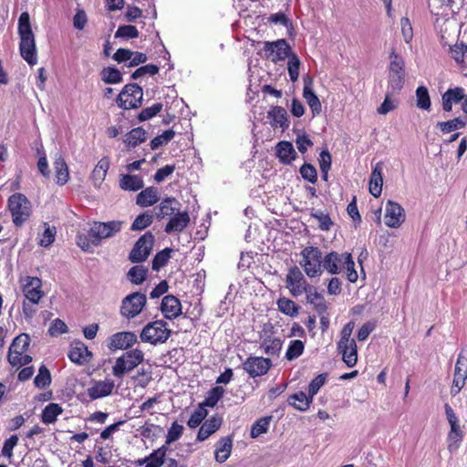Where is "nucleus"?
Instances as JSON below:
<instances>
[{"mask_svg":"<svg viewBox=\"0 0 467 467\" xmlns=\"http://www.w3.org/2000/svg\"><path fill=\"white\" fill-rule=\"evenodd\" d=\"M18 34L20 36L21 57L31 66L37 63L35 36L33 34L30 17L27 12H23L18 19Z\"/></svg>","mask_w":467,"mask_h":467,"instance_id":"1","label":"nucleus"},{"mask_svg":"<svg viewBox=\"0 0 467 467\" xmlns=\"http://www.w3.org/2000/svg\"><path fill=\"white\" fill-rule=\"evenodd\" d=\"M389 59L388 89H391V93H399L405 83V61L394 47L390 49Z\"/></svg>","mask_w":467,"mask_h":467,"instance_id":"2","label":"nucleus"},{"mask_svg":"<svg viewBox=\"0 0 467 467\" xmlns=\"http://www.w3.org/2000/svg\"><path fill=\"white\" fill-rule=\"evenodd\" d=\"M300 266L309 278L318 277L323 273L322 253L318 247L306 246L301 253Z\"/></svg>","mask_w":467,"mask_h":467,"instance_id":"3","label":"nucleus"},{"mask_svg":"<svg viewBox=\"0 0 467 467\" xmlns=\"http://www.w3.org/2000/svg\"><path fill=\"white\" fill-rule=\"evenodd\" d=\"M171 334L168 324L163 320H156L148 323L140 332V337L142 342L151 345L165 343Z\"/></svg>","mask_w":467,"mask_h":467,"instance_id":"4","label":"nucleus"},{"mask_svg":"<svg viewBox=\"0 0 467 467\" xmlns=\"http://www.w3.org/2000/svg\"><path fill=\"white\" fill-rule=\"evenodd\" d=\"M144 360V353L139 348H134L125 352L116 359L115 365L112 367V374L122 379L123 376L134 369Z\"/></svg>","mask_w":467,"mask_h":467,"instance_id":"5","label":"nucleus"},{"mask_svg":"<svg viewBox=\"0 0 467 467\" xmlns=\"http://www.w3.org/2000/svg\"><path fill=\"white\" fill-rule=\"evenodd\" d=\"M13 223L21 226L30 215V202L22 193L13 194L8 200Z\"/></svg>","mask_w":467,"mask_h":467,"instance_id":"6","label":"nucleus"},{"mask_svg":"<svg viewBox=\"0 0 467 467\" xmlns=\"http://www.w3.org/2000/svg\"><path fill=\"white\" fill-rule=\"evenodd\" d=\"M260 348L268 356H278L283 342L275 336L274 326L271 323H265L259 334Z\"/></svg>","mask_w":467,"mask_h":467,"instance_id":"7","label":"nucleus"},{"mask_svg":"<svg viewBox=\"0 0 467 467\" xmlns=\"http://www.w3.org/2000/svg\"><path fill=\"white\" fill-rule=\"evenodd\" d=\"M143 99L142 88L138 84H127L118 97L119 107L124 109L139 108Z\"/></svg>","mask_w":467,"mask_h":467,"instance_id":"8","label":"nucleus"},{"mask_svg":"<svg viewBox=\"0 0 467 467\" xmlns=\"http://www.w3.org/2000/svg\"><path fill=\"white\" fill-rule=\"evenodd\" d=\"M147 303L144 294L134 292L122 299L120 315L128 319L134 318L140 314Z\"/></svg>","mask_w":467,"mask_h":467,"instance_id":"9","label":"nucleus"},{"mask_svg":"<svg viewBox=\"0 0 467 467\" xmlns=\"http://www.w3.org/2000/svg\"><path fill=\"white\" fill-rule=\"evenodd\" d=\"M122 224L121 221L95 222L89 230V235L93 238V244L98 245L101 239L115 235L121 230Z\"/></svg>","mask_w":467,"mask_h":467,"instance_id":"10","label":"nucleus"},{"mask_svg":"<svg viewBox=\"0 0 467 467\" xmlns=\"http://www.w3.org/2000/svg\"><path fill=\"white\" fill-rule=\"evenodd\" d=\"M467 379V348L461 350L455 364L451 394L456 396L465 385Z\"/></svg>","mask_w":467,"mask_h":467,"instance_id":"11","label":"nucleus"},{"mask_svg":"<svg viewBox=\"0 0 467 467\" xmlns=\"http://www.w3.org/2000/svg\"><path fill=\"white\" fill-rule=\"evenodd\" d=\"M154 243V236L150 232L145 233L134 244L130 253V260L132 263L144 262L150 255Z\"/></svg>","mask_w":467,"mask_h":467,"instance_id":"12","label":"nucleus"},{"mask_svg":"<svg viewBox=\"0 0 467 467\" xmlns=\"http://www.w3.org/2000/svg\"><path fill=\"white\" fill-rule=\"evenodd\" d=\"M285 284L291 295L296 297L305 293L311 286L297 266H293L288 270Z\"/></svg>","mask_w":467,"mask_h":467,"instance_id":"13","label":"nucleus"},{"mask_svg":"<svg viewBox=\"0 0 467 467\" xmlns=\"http://www.w3.org/2000/svg\"><path fill=\"white\" fill-rule=\"evenodd\" d=\"M265 57L270 58L273 62L285 60L292 56L290 46L285 39H278L274 42H265Z\"/></svg>","mask_w":467,"mask_h":467,"instance_id":"14","label":"nucleus"},{"mask_svg":"<svg viewBox=\"0 0 467 467\" xmlns=\"http://www.w3.org/2000/svg\"><path fill=\"white\" fill-rule=\"evenodd\" d=\"M405 211L400 204L389 200L385 206V224L389 228H398L405 221Z\"/></svg>","mask_w":467,"mask_h":467,"instance_id":"15","label":"nucleus"},{"mask_svg":"<svg viewBox=\"0 0 467 467\" xmlns=\"http://www.w3.org/2000/svg\"><path fill=\"white\" fill-rule=\"evenodd\" d=\"M22 291L25 300L29 301L33 305H37L44 296L42 290V281L38 277L27 276L24 280Z\"/></svg>","mask_w":467,"mask_h":467,"instance_id":"16","label":"nucleus"},{"mask_svg":"<svg viewBox=\"0 0 467 467\" xmlns=\"http://www.w3.org/2000/svg\"><path fill=\"white\" fill-rule=\"evenodd\" d=\"M271 366V360L263 357H250L243 364L244 369L251 378L266 374Z\"/></svg>","mask_w":467,"mask_h":467,"instance_id":"17","label":"nucleus"},{"mask_svg":"<svg viewBox=\"0 0 467 467\" xmlns=\"http://www.w3.org/2000/svg\"><path fill=\"white\" fill-rule=\"evenodd\" d=\"M137 342V336L130 331L118 332L108 339V348L112 350L128 349Z\"/></svg>","mask_w":467,"mask_h":467,"instance_id":"18","label":"nucleus"},{"mask_svg":"<svg viewBox=\"0 0 467 467\" xmlns=\"http://www.w3.org/2000/svg\"><path fill=\"white\" fill-rule=\"evenodd\" d=\"M347 259H348V253L330 252L323 258V269L330 275H337L344 270Z\"/></svg>","mask_w":467,"mask_h":467,"instance_id":"19","label":"nucleus"},{"mask_svg":"<svg viewBox=\"0 0 467 467\" xmlns=\"http://www.w3.org/2000/svg\"><path fill=\"white\" fill-rule=\"evenodd\" d=\"M267 119L273 129L287 130L290 125L287 111L279 106L271 107L267 112Z\"/></svg>","mask_w":467,"mask_h":467,"instance_id":"20","label":"nucleus"},{"mask_svg":"<svg viewBox=\"0 0 467 467\" xmlns=\"http://www.w3.org/2000/svg\"><path fill=\"white\" fill-rule=\"evenodd\" d=\"M161 311L165 318L175 319L182 314V304L174 296H165L161 300Z\"/></svg>","mask_w":467,"mask_h":467,"instance_id":"21","label":"nucleus"},{"mask_svg":"<svg viewBox=\"0 0 467 467\" xmlns=\"http://www.w3.org/2000/svg\"><path fill=\"white\" fill-rule=\"evenodd\" d=\"M91 357V352L83 342H73L68 353V358L72 362L78 365H83L89 362Z\"/></svg>","mask_w":467,"mask_h":467,"instance_id":"22","label":"nucleus"},{"mask_svg":"<svg viewBox=\"0 0 467 467\" xmlns=\"http://www.w3.org/2000/svg\"><path fill=\"white\" fill-rule=\"evenodd\" d=\"M30 344V337L26 334H21L17 336L12 342L8 355L7 359L8 362L11 364L14 362L16 358H18L19 356L26 352L28 347Z\"/></svg>","mask_w":467,"mask_h":467,"instance_id":"23","label":"nucleus"},{"mask_svg":"<svg viewBox=\"0 0 467 467\" xmlns=\"http://www.w3.org/2000/svg\"><path fill=\"white\" fill-rule=\"evenodd\" d=\"M115 384L110 379L95 381L88 389V395L94 400L107 397L111 394Z\"/></svg>","mask_w":467,"mask_h":467,"instance_id":"24","label":"nucleus"},{"mask_svg":"<svg viewBox=\"0 0 467 467\" xmlns=\"http://www.w3.org/2000/svg\"><path fill=\"white\" fill-rule=\"evenodd\" d=\"M303 97L311 109L313 115L320 114L322 110L321 102L313 91L312 79L309 78H304Z\"/></svg>","mask_w":467,"mask_h":467,"instance_id":"25","label":"nucleus"},{"mask_svg":"<svg viewBox=\"0 0 467 467\" xmlns=\"http://www.w3.org/2000/svg\"><path fill=\"white\" fill-rule=\"evenodd\" d=\"M180 206L181 203L174 197H167L154 209L155 215L160 220L171 216L180 211Z\"/></svg>","mask_w":467,"mask_h":467,"instance_id":"26","label":"nucleus"},{"mask_svg":"<svg viewBox=\"0 0 467 467\" xmlns=\"http://www.w3.org/2000/svg\"><path fill=\"white\" fill-rule=\"evenodd\" d=\"M174 216L170 219V221L165 225L164 231L167 234H171L172 232L181 233L182 232L190 223V215L188 212H180L178 211Z\"/></svg>","mask_w":467,"mask_h":467,"instance_id":"27","label":"nucleus"},{"mask_svg":"<svg viewBox=\"0 0 467 467\" xmlns=\"http://www.w3.org/2000/svg\"><path fill=\"white\" fill-rule=\"evenodd\" d=\"M167 452V446L162 445L161 448L153 451L149 456L136 461L137 466L145 467H161Z\"/></svg>","mask_w":467,"mask_h":467,"instance_id":"28","label":"nucleus"},{"mask_svg":"<svg viewBox=\"0 0 467 467\" xmlns=\"http://www.w3.org/2000/svg\"><path fill=\"white\" fill-rule=\"evenodd\" d=\"M383 165L381 162L376 163L373 167L370 180H369V192L374 197H379L382 192L383 177H382Z\"/></svg>","mask_w":467,"mask_h":467,"instance_id":"29","label":"nucleus"},{"mask_svg":"<svg viewBox=\"0 0 467 467\" xmlns=\"http://www.w3.org/2000/svg\"><path fill=\"white\" fill-rule=\"evenodd\" d=\"M464 89L461 87H457L454 88H449L442 95V109L445 111H451L452 109V105L457 104L460 101H462L464 98Z\"/></svg>","mask_w":467,"mask_h":467,"instance_id":"30","label":"nucleus"},{"mask_svg":"<svg viewBox=\"0 0 467 467\" xmlns=\"http://www.w3.org/2000/svg\"><path fill=\"white\" fill-rule=\"evenodd\" d=\"M215 447V461L220 463H223L226 462L231 455L233 448V440L229 436L223 437L217 441Z\"/></svg>","mask_w":467,"mask_h":467,"instance_id":"31","label":"nucleus"},{"mask_svg":"<svg viewBox=\"0 0 467 467\" xmlns=\"http://www.w3.org/2000/svg\"><path fill=\"white\" fill-rule=\"evenodd\" d=\"M109 165L110 161L108 157H103L99 161L90 175V179L94 186L99 187L102 184L108 173Z\"/></svg>","mask_w":467,"mask_h":467,"instance_id":"32","label":"nucleus"},{"mask_svg":"<svg viewBox=\"0 0 467 467\" xmlns=\"http://www.w3.org/2000/svg\"><path fill=\"white\" fill-rule=\"evenodd\" d=\"M222 425V420L219 417H212L202 423L198 434L197 441H203L213 434Z\"/></svg>","mask_w":467,"mask_h":467,"instance_id":"33","label":"nucleus"},{"mask_svg":"<svg viewBox=\"0 0 467 467\" xmlns=\"http://www.w3.org/2000/svg\"><path fill=\"white\" fill-rule=\"evenodd\" d=\"M305 293L306 294V302L313 305L319 315L326 313L327 309L326 300L324 296L317 292L316 287L311 285Z\"/></svg>","mask_w":467,"mask_h":467,"instance_id":"34","label":"nucleus"},{"mask_svg":"<svg viewBox=\"0 0 467 467\" xmlns=\"http://www.w3.org/2000/svg\"><path fill=\"white\" fill-rule=\"evenodd\" d=\"M159 201V192L155 187H148L142 190L136 197V203L140 207H149Z\"/></svg>","mask_w":467,"mask_h":467,"instance_id":"35","label":"nucleus"},{"mask_svg":"<svg viewBox=\"0 0 467 467\" xmlns=\"http://www.w3.org/2000/svg\"><path fill=\"white\" fill-rule=\"evenodd\" d=\"M276 155L284 164H290L296 157L293 144L289 141H281L276 145Z\"/></svg>","mask_w":467,"mask_h":467,"instance_id":"36","label":"nucleus"},{"mask_svg":"<svg viewBox=\"0 0 467 467\" xmlns=\"http://www.w3.org/2000/svg\"><path fill=\"white\" fill-rule=\"evenodd\" d=\"M120 189L136 192L143 188L144 182L140 175L124 174L119 182Z\"/></svg>","mask_w":467,"mask_h":467,"instance_id":"37","label":"nucleus"},{"mask_svg":"<svg viewBox=\"0 0 467 467\" xmlns=\"http://www.w3.org/2000/svg\"><path fill=\"white\" fill-rule=\"evenodd\" d=\"M53 164L56 171L57 183L59 185L66 184L69 179V172L64 158L60 154H57Z\"/></svg>","mask_w":467,"mask_h":467,"instance_id":"38","label":"nucleus"},{"mask_svg":"<svg viewBox=\"0 0 467 467\" xmlns=\"http://www.w3.org/2000/svg\"><path fill=\"white\" fill-rule=\"evenodd\" d=\"M342 355V360L348 368L354 367L358 362V347L356 342L347 344L346 348H337Z\"/></svg>","mask_w":467,"mask_h":467,"instance_id":"39","label":"nucleus"},{"mask_svg":"<svg viewBox=\"0 0 467 467\" xmlns=\"http://www.w3.org/2000/svg\"><path fill=\"white\" fill-rule=\"evenodd\" d=\"M312 399L311 396L308 397L306 393L300 391L291 395L288 399V403L295 409L305 411L309 408Z\"/></svg>","mask_w":467,"mask_h":467,"instance_id":"40","label":"nucleus"},{"mask_svg":"<svg viewBox=\"0 0 467 467\" xmlns=\"http://www.w3.org/2000/svg\"><path fill=\"white\" fill-rule=\"evenodd\" d=\"M451 57L462 67L467 68V46L463 43L455 44L451 47Z\"/></svg>","mask_w":467,"mask_h":467,"instance_id":"41","label":"nucleus"},{"mask_svg":"<svg viewBox=\"0 0 467 467\" xmlns=\"http://www.w3.org/2000/svg\"><path fill=\"white\" fill-rule=\"evenodd\" d=\"M63 412V409L57 403H49L42 411L41 419L46 424L54 423L58 415Z\"/></svg>","mask_w":467,"mask_h":467,"instance_id":"42","label":"nucleus"},{"mask_svg":"<svg viewBox=\"0 0 467 467\" xmlns=\"http://www.w3.org/2000/svg\"><path fill=\"white\" fill-rule=\"evenodd\" d=\"M278 310L283 314L295 317L298 315L299 306L291 299L281 297L276 302Z\"/></svg>","mask_w":467,"mask_h":467,"instance_id":"43","label":"nucleus"},{"mask_svg":"<svg viewBox=\"0 0 467 467\" xmlns=\"http://www.w3.org/2000/svg\"><path fill=\"white\" fill-rule=\"evenodd\" d=\"M463 438V432L461 426L450 428L447 437L448 450L453 452L458 450Z\"/></svg>","mask_w":467,"mask_h":467,"instance_id":"44","label":"nucleus"},{"mask_svg":"<svg viewBox=\"0 0 467 467\" xmlns=\"http://www.w3.org/2000/svg\"><path fill=\"white\" fill-rule=\"evenodd\" d=\"M146 140V131L142 128H135L126 134L124 142L130 147H136Z\"/></svg>","mask_w":467,"mask_h":467,"instance_id":"45","label":"nucleus"},{"mask_svg":"<svg viewBox=\"0 0 467 467\" xmlns=\"http://www.w3.org/2000/svg\"><path fill=\"white\" fill-rule=\"evenodd\" d=\"M304 349L305 345L303 341L299 339L291 340L285 352V358L287 360H294L303 354Z\"/></svg>","mask_w":467,"mask_h":467,"instance_id":"46","label":"nucleus"},{"mask_svg":"<svg viewBox=\"0 0 467 467\" xmlns=\"http://www.w3.org/2000/svg\"><path fill=\"white\" fill-rule=\"evenodd\" d=\"M44 232L40 235L38 244L42 247H48L55 241L57 230L56 227L50 226L47 223H43Z\"/></svg>","mask_w":467,"mask_h":467,"instance_id":"47","label":"nucleus"},{"mask_svg":"<svg viewBox=\"0 0 467 467\" xmlns=\"http://www.w3.org/2000/svg\"><path fill=\"white\" fill-rule=\"evenodd\" d=\"M101 78L107 84H118L122 82V75L120 71L110 67L102 69Z\"/></svg>","mask_w":467,"mask_h":467,"instance_id":"48","label":"nucleus"},{"mask_svg":"<svg viewBox=\"0 0 467 467\" xmlns=\"http://www.w3.org/2000/svg\"><path fill=\"white\" fill-rule=\"evenodd\" d=\"M271 419H272V417L268 416V417H264V418L257 420L252 425L251 437L254 439V438L259 437L261 434L267 432V431L269 429Z\"/></svg>","mask_w":467,"mask_h":467,"instance_id":"49","label":"nucleus"},{"mask_svg":"<svg viewBox=\"0 0 467 467\" xmlns=\"http://www.w3.org/2000/svg\"><path fill=\"white\" fill-rule=\"evenodd\" d=\"M148 270L141 265H135L128 272L129 280L135 285H140L146 279Z\"/></svg>","mask_w":467,"mask_h":467,"instance_id":"50","label":"nucleus"},{"mask_svg":"<svg viewBox=\"0 0 467 467\" xmlns=\"http://www.w3.org/2000/svg\"><path fill=\"white\" fill-rule=\"evenodd\" d=\"M153 215L150 212L138 215L133 221L130 229L132 231H141L152 223Z\"/></svg>","mask_w":467,"mask_h":467,"instance_id":"51","label":"nucleus"},{"mask_svg":"<svg viewBox=\"0 0 467 467\" xmlns=\"http://www.w3.org/2000/svg\"><path fill=\"white\" fill-rule=\"evenodd\" d=\"M224 394V389L223 387H214L207 394L205 400L201 404L202 407H214L217 402L221 400V398Z\"/></svg>","mask_w":467,"mask_h":467,"instance_id":"52","label":"nucleus"},{"mask_svg":"<svg viewBox=\"0 0 467 467\" xmlns=\"http://www.w3.org/2000/svg\"><path fill=\"white\" fill-rule=\"evenodd\" d=\"M416 104L421 109H429L431 108V99L426 87L420 86L416 89Z\"/></svg>","mask_w":467,"mask_h":467,"instance_id":"53","label":"nucleus"},{"mask_svg":"<svg viewBox=\"0 0 467 467\" xmlns=\"http://www.w3.org/2000/svg\"><path fill=\"white\" fill-rule=\"evenodd\" d=\"M36 387L38 389H45L51 383V375L49 370L45 365H42L38 369V374L34 379Z\"/></svg>","mask_w":467,"mask_h":467,"instance_id":"54","label":"nucleus"},{"mask_svg":"<svg viewBox=\"0 0 467 467\" xmlns=\"http://www.w3.org/2000/svg\"><path fill=\"white\" fill-rule=\"evenodd\" d=\"M466 121L461 118H455L453 119L438 122V126L443 133H449L451 131L462 129L465 127Z\"/></svg>","mask_w":467,"mask_h":467,"instance_id":"55","label":"nucleus"},{"mask_svg":"<svg viewBox=\"0 0 467 467\" xmlns=\"http://www.w3.org/2000/svg\"><path fill=\"white\" fill-rule=\"evenodd\" d=\"M171 252L172 250L171 248H165L162 251L157 253L152 260V269L154 271H159L161 267H163L171 258Z\"/></svg>","mask_w":467,"mask_h":467,"instance_id":"56","label":"nucleus"},{"mask_svg":"<svg viewBox=\"0 0 467 467\" xmlns=\"http://www.w3.org/2000/svg\"><path fill=\"white\" fill-rule=\"evenodd\" d=\"M354 329V322L350 321L347 323L342 330L341 337L339 341L337 342V348H346L347 344L356 342L354 338H351V335Z\"/></svg>","mask_w":467,"mask_h":467,"instance_id":"57","label":"nucleus"},{"mask_svg":"<svg viewBox=\"0 0 467 467\" xmlns=\"http://www.w3.org/2000/svg\"><path fill=\"white\" fill-rule=\"evenodd\" d=\"M300 64L301 62L296 54H292V56L289 57L287 70L292 82H296L298 79Z\"/></svg>","mask_w":467,"mask_h":467,"instance_id":"58","label":"nucleus"},{"mask_svg":"<svg viewBox=\"0 0 467 467\" xmlns=\"http://www.w3.org/2000/svg\"><path fill=\"white\" fill-rule=\"evenodd\" d=\"M175 132L172 130H167L162 134L155 137L150 141V148L152 150H156L159 147L167 144L169 141H171L174 138Z\"/></svg>","mask_w":467,"mask_h":467,"instance_id":"59","label":"nucleus"},{"mask_svg":"<svg viewBox=\"0 0 467 467\" xmlns=\"http://www.w3.org/2000/svg\"><path fill=\"white\" fill-rule=\"evenodd\" d=\"M400 31L406 44H410L413 39V28L410 19L406 16L400 19Z\"/></svg>","mask_w":467,"mask_h":467,"instance_id":"60","label":"nucleus"},{"mask_svg":"<svg viewBox=\"0 0 467 467\" xmlns=\"http://www.w3.org/2000/svg\"><path fill=\"white\" fill-rule=\"evenodd\" d=\"M300 174L302 178L311 183H315L317 181V171L316 168L309 163H304L300 168Z\"/></svg>","mask_w":467,"mask_h":467,"instance_id":"61","label":"nucleus"},{"mask_svg":"<svg viewBox=\"0 0 467 467\" xmlns=\"http://www.w3.org/2000/svg\"><path fill=\"white\" fill-rule=\"evenodd\" d=\"M206 416L207 410L200 405V408L192 413L187 424L190 428H196L202 423Z\"/></svg>","mask_w":467,"mask_h":467,"instance_id":"62","label":"nucleus"},{"mask_svg":"<svg viewBox=\"0 0 467 467\" xmlns=\"http://www.w3.org/2000/svg\"><path fill=\"white\" fill-rule=\"evenodd\" d=\"M139 36V31L134 26L127 25L119 26L115 33V37L136 38Z\"/></svg>","mask_w":467,"mask_h":467,"instance_id":"63","label":"nucleus"},{"mask_svg":"<svg viewBox=\"0 0 467 467\" xmlns=\"http://www.w3.org/2000/svg\"><path fill=\"white\" fill-rule=\"evenodd\" d=\"M161 109H162V104L155 103L152 106L142 109L141 112L139 114L138 119L140 121H145V120L150 119L151 118L156 116L159 112H161Z\"/></svg>","mask_w":467,"mask_h":467,"instance_id":"64","label":"nucleus"}]
</instances>
